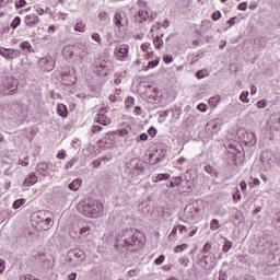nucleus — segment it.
<instances>
[{"label": "nucleus", "mask_w": 280, "mask_h": 280, "mask_svg": "<svg viewBox=\"0 0 280 280\" xmlns=\"http://www.w3.org/2000/svg\"><path fill=\"white\" fill-rule=\"evenodd\" d=\"M141 246H143V243L132 234V230H125L122 234L116 236L115 248L119 253H135Z\"/></svg>", "instance_id": "nucleus-1"}, {"label": "nucleus", "mask_w": 280, "mask_h": 280, "mask_svg": "<svg viewBox=\"0 0 280 280\" xmlns=\"http://www.w3.org/2000/svg\"><path fill=\"white\" fill-rule=\"evenodd\" d=\"M77 208L85 218H100L104 213V203L95 199H85L79 202Z\"/></svg>", "instance_id": "nucleus-2"}, {"label": "nucleus", "mask_w": 280, "mask_h": 280, "mask_svg": "<svg viewBox=\"0 0 280 280\" xmlns=\"http://www.w3.org/2000/svg\"><path fill=\"white\" fill-rule=\"evenodd\" d=\"M1 86L5 89L7 95H14L16 91L19 90V80L14 77H2L1 80Z\"/></svg>", "instance_id": "nucleus-3"}, {"label": "nucleus", "mask_w": 280, "mask_h": 280, "mask_svg": "<svg viewBox=\"0 0 280 280\" xmlns=\"http://www.w3.org/2000/svg\"><path fill=\"white\" fill-rule=\"evenodd\" d=\"M116 30L121 31L128 27V16L124 11H117L113 18Z\"/></svg>", "instance_id": "nucleus-4"}, {"label": "nucleus", "mask_w": 280, "mask_h": 280, "mask_svg": "<svg viewBox=\"0 0 280 280\" xmlns=\"http://www.w3.org/2000/svg\"><path fill=\"white\" fill-rule=\"evenodd\" d=\"M125 172L131 176H141L143 174V165L139 164L137 160H131L126 163Z\"/></svg>", "instance_id": "nucleus-5"}, {"label": "nucleus", "mask_w": 280, "mask_h": 280, "mask_svg": "<svg viewBox=\"0 0 280 280\" xmlns=\"http://www.w3.org/2000/svg\"><path fill=\"white\" fill-rule=\"evenodd\" d=\"M130 51V46L127 44H120L115 47L114 49V58L116 60H119V62H124L126 58H128V54Z\"/></svg>", "instance_id": "nucleus-6"}, {"label": "nucleus", "mask_w": 280, "mask_h": 280, "mask_svg": "<svg viewBox=\"0 0 280 280\" xmlns=\"http://www.w3.org/2000/svg\"><path fill=\"white\" fill-rule=\"evenodd\" d=\"M54 226V220H51V212L46 210L45 218L42 219L39 223H37L36 229H40L42 231H49V229Z\"/></svg>", "instance_id": "nucleus-7"}, {"label": "nucleus", "mask_w": 280, "mask_h": 280, "mask_svg": "<svg viewBox=\"0 0 280 280\" xmlns=\"http://www.w3.org/2000/svg\"><path fill=\"white\" fill-rule=\"evenodd\" d=\"M54 170H56V165L52 163L42 162L37 165V172L40 176H49Z\"/></svg>", "instance_id": "nucleus-8"}, {"label": "nucleus", "mask_w": 280, "mask_h": 280, "mask_svg": "<svg viewBox=\"0 0 280 280\" xmlns=\"http://www.w3.org/2000/svg\"><path fill=\"white\" fill-rule=\"evenodd\" d=\"M19 51L12 48H1L0 56L5 58L7 60H14V58H19Z\"/></svg>", "instance_id": "nucleus-9"}, {"label": "nucleus", "mask_w": 280, "mask_h": 280, "mask_svg": "<svg viewBox=\"0 0 280 280\" xmlns=\"http://www.w3.org/2000/svg\"><path fill=\"white\" fill-rule=\"evenodd\" d=\"M47 210L35 211L31 214V222L35 229L38 226L42 220H45V213Z\"/></svg>", "instance_id": "nucleus-10"}, {"label": "nucleus", "mask_w": 280, "mask_h": 280, "mask_svg": "<svg viewBox=\"0 0 280 280\" xmlns=\"http://www.w3.org/2000/svg\"><path fill=\"white\" fill-rule=\"evenodd\" d=\"M108 108H102L97 115L96 121L101 126H110L112 120L108 116L104 115V113H107Z\"/></svg>", "instance_id": "nucleus-11"}, {"label": "nucleus", "mask_w": 280, "mask_h": 280, "mask_svg": "<svg viewBox=\"0 0 280 280\" xmlns=\"http://www.w3.org/2000/svg\"><path fill=\"white\" fill-rule=\"evenodd\" d=\"M155 16L156 15L154 13H150V11H148V10H140L138 12V19H140L139 23H143V21H149V23H152V21H154Z\"/></svg>", "instance_id": "nucleus-12"}, {"label": "nucleus", "mask_w": 280, "mask_h": 280, "mask_svg": "<svg viewBox=\"0 0 280 280\" xmlns=\"http://www.w3.org/2000/svg\"><path fill=\"white\" fill-rule=\"evenodd\" d=\"M202 261L208 266L209 268L215 267V254L214 253H208L202 256Z\"/></svg>", "instance_id": "nucleus-13"}, {"label": "nucleus", "mask_w": 280, "mask_h": 280, "mask_svg": "<svg viewBox=\"0 0 280 280\" xmlns=\"http://www.w3.org/2000/svg\"><path fill=\"white\" fill-rule=\"evenodd\" d=\"M38 15L28 14L24 18V23L27 27H34V25H38Z\"/></svg>", "instance_id": "nucleus-14"}, {"label": "nucleus", "mask_w": 280, "mask_h": 280, "mask_svg": "<svg viewBox=\"0 0 280 280\" xmlns=\"http://www.w3.org/2000/svg\"><path fill=\"white\" fill-rule=\"evenodd\" d=\"M220 126L221 125L219 119H212L206 125V128L207 130H210L213 135L214 132H219Z\"/></svg>", "instance_id": "nucleus-15"}, {"label": "nucleus", "mask_w": 280, "mask_h": 280, "mask_svg": "<svg viewBox=\"0 0 280 280\" xmlns=\"http://www.w3.org/2000/svg\"><path fill=\"white\" fill-rule=\"evenodd\" d=\"M36 183H38V177L36 176V174L31 173L23 182V186L24 187H32L34 185H36Z\"/></svg>", "instance_id": "nucleus-16"}, {"label": "nucleus", "mask_w": 280, "mask_h": 280, "mask_svg": "<svg viewBox=\"0 0 280 280\" xmlns=\"http://www.w3.org/2000/svg\"><path fill=\"white\" fill-rule=\"evenodd\" d=\"M246 145L249 148H253V145L257 144V135H255L254 131H249L246 133V140H245Z\"/></svg>", "instance_id": "nucleus-17"}, {"label": "nucleus", "mask_w": 280, "mask_h": 280, "mask_svg": "<svg viewBox=\"0 0 280 280\" xmlns=\"http://www.w3.org/2000/svg\"><path fill=\"white\" fill-rule=\"evenodd\" d=\"M150 159L151 161V165H159V163H162V161L165 160V151H162L161 154L159 156H156V153H150Z\"/></svg>", "instance_id": "nucleus-18"}, {"label": "nucleus", "mask_w": 280, "mask_h": 280, "mask_svg": "<svg viewBox=\"0 0 280 280\" xmlns=\"http://www.w3.org/2000/svg\"><path fill=\"white\" fill-rule=\"evenodd\" d=\"M184 215L187 218V220H196V208L187 206L184 209Z\"/></svg>", "instance_id": "nucleus-19"}, {"label": "nucleus", "mask_w": 280, "mask_h": 280, "mask_svg": "<svg viewBox=\"0 0 280 280\" xmlns=\"http://www.w3.org/2000/svg\"><path fill=\"white\" fill-rule=\"evenodd\" d=\"M70 257H75V259H79V261H84L86 255L84 254V250L81 249H72L69 252Z\"/></svg>", "instance_id": "nucleus-20"}, {"label": "nucleus", "mask_w": 280, "mask_h": 280, "mask_svg": "<svg viewBox=\"0 0 280 280\" xmlns=\"http://www.w3.org/2000/svg\"><path fill=\"white\" fill-rule=\"evenodd\" d=\"M143 89H144L143 93L144 95H147V97H149V100H151L150 102H152V100L153 102H156V95L150 94V91H156V88L148 84V85H144Z\"/></svg>", "instance_id": "nucleus-21"}, {"label": "nucleus", "mask_w": 280, "mask_h": 280, "mask_svg": "<svg viewBox=\"0 0 280 280\" xmlns=\"http://www.w3.org/2000/svg\"><path fill=\"white\" fill-rule=\"evenodd\" d=\"M80 187H82V179H80V178L72 180L68 186L70 191H78V189H80Z\"/></svg>", "instance_id": "nucleus-22"}, {"label": "nucleus", "mask_w": 280, "mask_h": 280, "mask_svg": "<svg viewBox=\"0 0 280 280\" xmlns=\"http://www.w3.org/2000/svg\"><path fill=\"white\" fill-rule=\"evenodd\" d=\"M57 115H59V117H68L69 116V110L67 109V105L59 104L57 106Z\"/></svg>", "instance_id": "nucleus-23"}, {"label": "nucleus", "mask_w": 280, "mask_h": 280, "mask_svg": "<svg viewBox=\"0 0 280 280\" xmlns=\"http://www.w3.org/2000/svg\"><path fill=\"white\" fill-rule=\"evenodd\" d=\"M40 65H46L45 69L46 71H54V60H51V58L47 59V58H42L40 59Z\"/></svg>", "instance_id": "nucleus-24"}, {"label": "nucleus", "mask_w": 280, "mask_h": 280, "mask_svg": "<svg viewBox=\"0 0 280 280\" xmlns=\"http://www.w3.org/2000/svg\"><path fill=\"white\" fill-rule=\"evenodd\" d=\"M233 248V242H231L229 238H224L222 250L223 253H229Z\"/></svg>", "instance_id": "nucleus-25"}, {"label": "nucleus", "mask_w": 280, "mask_h": 280, "mask_svg": "<svg viewBox=\"0 0 280 280\" xmlns=\"http://www.w3.org/2000/svg\"><path fill=\"white\" fill-rule=\"evenodd\" d=\"M222 100V96L215 95L209 98L208 103L210 106H218Z\"/></svg>", "instance_id": "nucleus-26"}, {"label": "nucleus", "mask_w": 280, "mask_h": 280, "mask_svg": "<svg viewBox=\"0 0 280 280\" xmlns=\"http://www.w3.org/2000/svg\"><path fill=\"white\" fill-rule=\"evenodd\" d=\"M86 30V24H84L82 21L77 22L74 25V32H80L81 34H84V31Z\"/></svg>", "instance_id": "nucleus-27"}, {"label": "nucleus", "mask_w": 280, "mask_h": 280, "mask_svg": "<svg viewBox=\"0 0 280 280\" xmlns=\"http://www.w3.org/2000/svg\"><path fill=\"white\" fill-rule=\"evenodd\" d=\"M161 180H170V174L167 173L158 174L153 183H161Z\"/></svg>", "instance_id": "nucleus-28"}, {"label": "nucleus", "mask_w": 280, "mask_h": 280, "mask_svg": "<svg viewBox=\"0 0 280 280\" xmlns=\"http://www.w3.org/2000/svg\"><path fill=\"white\" fill-rule=\"evenodd\" d=\"M20 47L22 49H26V51H28V54H34V48L32 47V44L30 42H23L20 44Z\"/></svg>", "instance_id": "nucleus-29"}, {"label": "nucleus", "mask_w": 280, "mask_h": 280, "mask_svg": "<svg viewBox=\"0 0 280 280\" xmlns=\"http://www.w3.org/2000/svg\"><path fill=\"white\" fill-rule=\"evenodd\" d=\"M205 172H207V174H210V176H214V178H218V171H215V168H213V166L206 165Z\"/></svg>", "instance_id": "nucleus-30"}, {"label": "nucleus", "mask_w": 280, "mask_h": 280, "mask_svg": "<svg viewBox=\"0 0 280 280\" xmlns=\"http://www.w3.org/2000/svg\"><path fill=\"white\" fill-rule=\"evenodd\" d=\"M159 62H161V60L158 58L155 60H151L148 62V66L144 67V71H148L149 69H154L155 67H159Z\"/></svg>", "instance_id": "nucleus-31"}, {"label": "nucleus", "mask_w": 280, "mask_h": 280, "mask_svg": "<svg viewBox=\"0 0 280 280\" xmlns=\"http://www.w3.org/2000/svg\"><path fill=\"white\" fill-rule=\"evenodd\" d=\"M248 95H250V93L248 91H243L240 95V100L241 102H243V104H248V102H250V98H248Z\"/></svg>", "instance_id": "nucleus-32"}, {"label": "nucleus", "mask_w": 280, "mask_h": 280, "mask_svg": "<svg viewBox=\"0 0 280 280\" xmlns=\"http://www.w3.org/2000/svg\"><path fill=\"white\" fill-rule=\"evenodd\" d=\"M187 248H189V245L187 243H184V244L177 245L174 248V253H183V252L187 250Z\"/></svg>", "instance_id": "nucleus-33"}, {"label": "nucleus", "mask_w": 280, "mask_h": 280, "mask_svg": "<svg viewBox=\"0 0 280 280\" xmlns=\"http://www.w3.org/2000/svg\"><path fill=\"white\" fill-rule=\"evenodd\" d=\"M25 202H27V200L21 198L18 199L13 202V209H21V207H23V205H25Z\"/></svg>", "instance_id": "nucleus-34"}, {"label": "nucleus", "mask_w": 280, "mask_h": 280, "mask_svg": "<svg viewBox=\"0 0 280 280\" xmlns=\"http://www.w3.org/2000/svg\"><path fill=\"white\" fill-rule=\"evenodd\" d=\"M218 229H220V222L218 221V219H212L210 222V230L218 231Z\"/></svg>", "instance_id": "nucleus-35"}, {"label": "nucleus", "mask_w": 280, "mask_h": 280, "mask_svg": "<svg viewBox=\"0 0 280 280\" xmlns=\"http://www.w3.org/2000/svg\"><path fill=\"white\" fill-rule=\"evenodd\" d=\"M95 68H96V71H98V73L101 71H104V69H106V61H101V62L95 61Z\"/></svg>", "instance_id": "nucleus-36"}, {"label": "nucleus", "mask_w": 280, "mask_h": 280, "mask_svg": "<svg viewBox=\"0 0 280 280\" xmlns=\"http://www.w3.org/2000/svg\"><path fill=\"white\" fill-rule=\"evenodd\" d=\"M240 200H242V192H240V188H236L233 194V202H240Z\"/></svg>", "instance_id": "nucleus-37"}, {"label": "nucleus", "mask_w": 280, "mask_h": 280, "mask_svg": "<svg viewBox=\"0 0 280 280\" xmlns=\"http://www.w3.org/2000/svg\"><path fill=\"white\" fill-rule=\"evenodd\" d=\"M153 43L156 49H163V39H161V37H155Z\"/></svg>", "instance_id": "nucleus-38"}, {"label": "nucleus", "mask_w": 280, "mask_h": 280, "mask_svg": "<svg viewBox=\"0 0 280 280\" xmlns=\"http://www.w3.org/2000/svg\"><path fill=\"white\" fill-rule=\"evenodd\" d=\"M19 25H21V18L15 16L14 20L11 22V27H12V30H16V27H19Z\"/></svg>", "instance_id": "nucleus-39"}, {"label": "nucleus", "mask_w": 280, "mask_h": 280, "mask_svg": "<svg viewBox=\"0 0 280 280\" xmlns=\"http://www.w3.org/2000/svg\"><path fill=\"white\" fill-rule=\"evenodd\" d=\"M211 248H212L211 243L207 242V243L203 245V247H202V253H203V255H209Z\"/></svg>", "instance_id": "nucleus-40"}, {"label": "nucleus", "mask_w": 280, "mask_h": 280, "mask_svg": "<svg viewBox=\"0 0 280 280\" xmlns=\"http://www.w3.org/2000/svg\"><path fill=\"white\" fill-rule=\"evenodd\" d=\"M228 163L229 165H237V158L235 156V154H230V156L228 158Z\"/></svg>", "instance_id": "nucleus-41"}, {"label": "nucleus", "mask_w": 280, "mask_h": 280, "mask_svg": "<svg viewBox=\"0 0 280 280\" xmlns=\"http://www.w3.org/2000/svg\"><path fill=\"white\" fill-rule=\"evenodd\" d=\"M25 5H27V1L26 0H16L15 1V8L18 10H21V8H25Z\"/></svg>", "instance_id": "nucleus-42"}, {"label": "nucleus", "mask_w": 280, "mask_h": 280, "mask_svg": "<svg viewBox=\"0 0 280 280\" xmlns=\"http://www.w3.org/2000/svg\"><path fill=\"white\" fill-rule=\"evenodd\" d=\"M91 231V226L86 225L80 229V235L86 236Z\"/></svg>", "instance_id": "nucleus-43"}, {"label": "nucleus", "mask_w": 280, "mask_h": 280, "mask_svg": "<svg viewBox=\"0 0 280 280\" xmlns=\"http://www.w3.org/2000/svg\"><path fill=\"white\" fill-rule=\"evenodd\" d=\"M176 233H178V225L173 226V229L168 235V240H174V237H176Z\"/></svg>", "instance_id": "nucleus-44"}, {"label": "nucleus", "mask_w": 280, "mask_h": 280, "mask_svg": "<svg viewBox=\"0 0 280 280\" xmlns=\"http://www.w3.org/2000/svg\"><path fill=\"white\" fill-rule=\"evenodd\" d=\"M92 40H95V43H98V45H102V36H100V33H93Z\"/></svg>", "instance_id": "nucleus-45"}, {"label": "nucleus", "mask_w": 280, "mask_h": 280, "mask_svg": "<svg viewBox=\"0 0 280 280\" xmlns=\"http://www.w3.org/2000/svg\"><path fill=\"white\" fill-rule=\"evenodd\" d=\"M256 106H257V108H266V106H268V101H266V100H259V101L256 103Z\"/></svg>", "instance_id": "nucleus-46"}, {"label": "nucleus", "mask_w": 280, "mask_h": 280, "mask_svg": "<svg viewBox=\"0 0 280 280\" xmlns=\"http://www.w3.org/2000/svg\"><path fill=\"white\" fill-rule=\"evenodd\" d=\"M165 261V255H160L155 260L154 264L155 266H161Z\"/></svg>", "instance_id": "nucleus-47"}, {"label": "nucleus", "mask_w": 280, "mask_h": 280, "mask_svg": "<svg viewBox=\"0 0 280 280\" xmlns=\"http://www.w3.org/2000/svg\"><path fill=\"white\" fill-rule=\"evenodd\" d=\"M196 78L198 80H205V78H207V73H205V70H199L196 72Z\"/></svg>", "instance_id": "nucleus-48"}, {"label": "nucleus", "mask_w": 280, "mask_h": 280, "mask_svg": "<svg viewBox=\"0 0 280 280\" xmlns=\"http://www.w3.org/2000/svg\"><path fill=\"white\" fill-rule=\"evenodd\" d=\"M237 10H241V12H246L248 10V2L240 3Z\"/></svg>", "instance_id": "nucleus-49"}, {"label": "nucleus", "mask_w": 280, "mask_h": 280, "mask_svg": "<svg viewBox=\"0 0 280 280\" xmlns=\"http://www.w3.org/2000/svg\"><path fill=\"white\" fill-rule=\"evenodd\" d=\"M78 160L75 158H73L72 160H70L66 165H65V170H71V167H73V165H75V162Z\"/></svg>", "instance_id": "nucleus-50"}, {"label": "nucleus", "mask_w": 280, "mask_h": 280, "mask_svg": "<svg viewBox=\"0 0 280 280\" xmlns=\"http://www.w3.org/2000/svg\"><path fill=\"white\" fill-rule=\"evenodd\" d=\"M172 180L174 182L176 187H178V185H180V183H183V176L172 177Z\"/></svg>", "instance_id": "nucleus-51"}, {"label": "nucleus", "mask_w": 280, "mask_h": 280, "mask_svg": "<svg viewBox=\"0 0 280 280\" xmlns=\"http://www.w3.org/2000/svg\"><path fill=\"white\" fill-rule=\"evenodd\" d=\"M98 19H100V21H106V19H108V13L106 11H102L98 14Z\"/></svg>", "instance_id": "nucleus-52"}, {"label": "nucleus", "mask_w": 280, "mask_h": 280, "mask_svg": "<svg viewBox=\"0 0 280 280\" xmlns=\"http://www.w3.org/2000/svg\"><path fill=\"white\" fill-rule=\"evenodd\" d=\"M5 272V260L0 258V275H3Z\"/></svg>", "instance_id": "nucleus-53"}, {"label": "nucleus", "mask_w": 280, "mask_h": 280, "mask_svg": "<svg viewBox=\"0 0 280 280\" xmlns=\"http://www.w3.org/2000/svg\"><path fill=\"white\" fill-rule=\"evenodd\" d=\"M156 128H154V127H150L149 128V130H148V135L150 136V137H156Z\"/></svg>", "instance_id": "nucleus-54"}, {"label": "nucleus", "mask_w": 280, "mask_h": 280, "mask_svg": "<svg viewBox=\"0 0 280 280\" xmlns=\"http://www.w3.org/2000/svg\"><path fill=\"white\" fill-rule=\"evenodd\" d=\"M92 132H93L94 135H97V132H102V126L94 125V126L92 127Z\"/></svg>", "instance_id": "nucleus-55"}, {"label": "nucleus", "mask_w": 280, "mask_h": 280, "mask_svg": "<svg viewBox=\"0 0 280 280\" xmlns=\"http://www.w3.org/2000/svg\"><path fill=\"white\" fill-rule=\"evenodd\" d=\"M247 187H248V185L246 184L245 180H242V182L240 183V188H241V191H243V194H245Z\"/></svg>", "instance_id": "nucleus-56"}, {"label": "nucleus", "mask_w": 280, "mask_h": 280, "mask_svg": "<svg viewBox=\"0 0 280 280\" xmlns=\"http://www.w3.org/2000/svg\"><path fill=\"white\" fill-rule=\"evenodd\" d=\"M221 16H222V13L218 11L217 13L212 14V21H220Z\"/></svg>", "instance_id": "nucleus-57"}, {"label": "nucleus", "mask_w": 280, "mask_h": 280, "mask_svg": "<svg viewBox=\"0 0 280 280\" xmlns=\"http://www.w3.org/2000/svg\"><path fill=\"white\" fill-rule=\"evenodd\" d=\"M173 60H174V58L172 57V55H166L164 57L165 65H170Z\"/></svg>", "instance_id": "nucleus-58"}, {"label": "nucleus", "mask_w": 280, "mask_h": 280, "mask_svg": "<svg viewBox=\"0 0 280 280\" xmlns=\"http://www.w3.org/2000/svg\"><path fill=\"white\" fill-rule=\"evenodd\" d=\"M198 233V226H192V230L188 233V237H194Z\"/></svg>", "instance_id": "nucleus-59"}, {"label": "nucleus", "mask_w": 280, "mask_h": 280, "mask_svg": "<svg viewBox=\"0 0 280 280\" xmlns=\"http://www.w3.org/2000/svg\"><path fill=\"white\" fill-rule=\"evenodd\" d=\"M139 275V269H132L128 271L129 277H137Z\"/></svg>", "instance_id": "nucleus-60"}, {"label": "nucleus", "mask_w": 280, "mask_h": 280, "mask_svg": "<svg viewBox=\"0 0 280 280\" xmlns=\"http://www.w3.org/2000/svg\"><path fill=\"white\" fill-rule=\"evenodd\" d=\"M119 137H128V129H120L118 130Z\"/></svg>", "instance_id": "nucleus-61"}, {"label": "nucleus", "mask_w": 280, "mask_h": 280, "mask_svg": "<svg viewBox=\"0 0 280 280\" xmlns=\"http://www.w3.org/2000/svg\"><path fill=\"white\" fill-rule=\"evenodd\" d=\"M125 137H126L125 138V145H132L133 139L128 137V136H125Z\"/></svg>", "instance_id": "nucleus-62"}, {"label": "nucleus", "mask_w": 280, "mask_h": 280, "mask_svg": "<svg viewBox=\"0 0 280 280\" xmlns=\"http://www.w3.org/2000/svg\"><path fill=\"white\" fill-rule=\"evenodd\" d=\"M138 141H148V133L143 132L139 136Z\"/></svg>", "instance_id": "nucleus-63"}, {"label": "nucleus", "mask_w": 280, "mask_h": 280, "mask_svg": "<svg viewBox=\"0 0 280 280\" xmlns=\"http://www.w3.org/2000/svg\"><path fill=\"white\" fill-rule=\"evenodd\" d=\"M178 226V231H179V233H180V235H183V233H187V226H185V225H177Z\"/></svg>", "instance_id": "nucleus-64"}]
</instances>
